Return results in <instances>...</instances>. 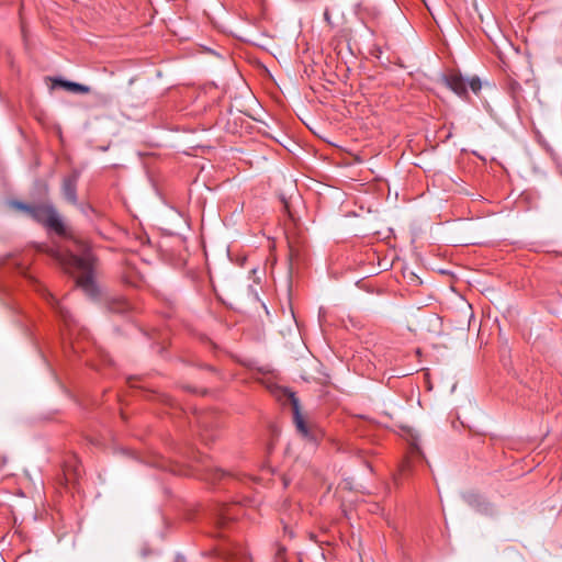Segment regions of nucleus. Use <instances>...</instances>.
<instances>
[{"label": "nucleus", "instance_id": "obj_1", "mask_svg": "<svg viewBox=\"0 0 562 562\" xmlns=\"http://www.w3.org/2000/svg\"><path fill=\"white\" fill-rule=\"evenodd\" d=\"M11 205L26 213L36 223L43 225L47 231L54 232L60 237L74 240L79 255L63 252L59 249L50 248L48 254L66 270H74L78 273L77 284L88 294L94 295L97 288L93 282V270L95 258L87 241L76 237L64 223L60 214L49 203L30 205L20 201H12Z\"/></svg>", "mask_w": 562, "mask_h": 562}, {"label": "nucleus", "instance_id": "obj_2", "mask_svg": "<svg viewBox=\"0 0 562 562\" xmlns=\"http://www.w3.org/2000/svg\"><path fill=\"white\" fill-rule=\"evenodd\" d=\"M80 177V172L78 170H74L70 175L66 176L63 180L61 191L65 199L71 203L77 204V184Z\"/></svg>", "mask_w": 562, "mask_h": 562}, {"label": "nucleus", "instance_id": "obj_3", "mask_svg": "<svg viewBox=\"0 0 562 562\" xmlns=\"http://www.w3.org/2000/svg\"><path fill=\"white\" fill-rule=\"evenodd\" d=\"M290 401H291V405H292L293 420H294L295 427H296L297 431L303 437L308 438L310 430L304 420L303 415L301 414L299 400L294 396V394H290Z\"/></svg>", "mask_w": 562, "mask_h": 562}, {"label": "nucleus", "instance_id": "obj_4", "mask_svg": "<svg viewBox=\"0 0 562 562\" xmlns=\"http://www.w3.org/2000/svg\"><path fill=\"white\" fill-rule=\"evenodd\" d=\"M53 87H60V88H64L70 92H74V93H81V94H87L90 92V87L86 86V85H81V83H78V82H72V81H68V80H64V79H60V78H56L53 80Z\"/></svg>", "mask_w": 562, "mask_h": 562}, {"label": "nucleus", "instance_id": "obj_5", "mask_svg": "<svg viewBox=\"0 0 562 562\" xmlns=\"http://www.w3.org/2000/svg\"><path fill=\"white\" fill-rule=\"evenodd\" d=\"M446 83L456 94L463 97L467 94V83L464 79L456 74L446 77Z\"/></svg>", "mask_w": 562, "mask_h": 562}, {"label": "nucleus", "instance_id": "obj_6", "mask_svg": "<svg viewBox=\"0 0 562 562\" xmlns=\"http://www.w3.org/2000/svg\"><path fill=\"white\" fill-rule=\"evenodd\" d=\"M109 308L114 313H126L133 307L132 304L124 297H115L110 302Z\"/></svg>", "mask_w": 562, "mask_h": 562}, {"label": "nucleus", "instance_id": "obj_7", "mask_svg": "<svg viewBox=\"0 0 562 562\" xmlns=\"http://www.w3.org/2000/svg\"><path fill=\"white\" fill-rule=\"evenodd\" d=\"M48 302L56 310V312L60 315L65 323H69L70 316L68 311L64 308V306L54 297V295L48 294Z\"/></svg>", "mask_w": 562, "mask_h": 562}, {"label": "nucleus", "instance_id": "obj_8", "mask_svg": "<svg viewBox=\"0 0 562 562\" xmlns=\"http://www.w3.org/2000/svg\"><path fill=\"white\" fill-rule=\"evenodd\" d=\"M236 506H225L222 508L220 514L218 524H224L226 520L233 519L235 517Z\"/></svg>", "mask_w": 562, "mask_h": 562}, {"label": "nucleus", "instance_id": "obj_9", "mask_svg": "<svg viewBox=\"0 0 562 562\" xmlns=\"http://www.w3.org/2000/svg\"><path fill=\"white\" fill-rule=\"evenodd\" d=\"M281 520H282V522H283V525H284V531H285V532H289L290 538H292V537H293V531H292V529L290 528L291 518H290V517H289V518H286V517H282V519H281Z\"/></svg>", "mask_w": 562, "mask_h": 562}, {"label": "nucleus", "instance_id": "obj_10", "mask_svg": "<svg viewBox=\"0 0 562 562\" xmlns=\"http://www.w3.org/2000/svg\"><path fill=\"white\" fill-rule=\"evenodd\" d=\"M469 86L474 92H477L481 89V82L477 78L471 79L469 81Z\"/></svg>", "mask_w": 562, "mask_h": 562}, {"label": "nucleus", "instance_id": "obj_11", "mask_svg": "<svg viewBox=\"0 0 562 562\" xmlns=\"http://www.w3.org/2000/svg\"><path fill=\"white\" fill-rule=\"evenodd\" d=\"M215 474L218 475L220 477H223L224 475H226V472L223 471L222 469H216Z\"/></svg>", "mask_w": 562, "mask_h": 562}, {"label": "nucleus", "instance_id": "obj_12", "mask_svg": "<svg viewBox=\"0 0 562 562\" xmlns=\"http://www.w3.org/2000/svg\"><path fill=\"white\" fill-rule=\"evenodd\" d=\"M324 15H325V19H326V20H329V14H328V12H327V11L325 12V14H324Z\"/></svg>", "mask_w": 562, "mask_h": 562}]
</instances>
